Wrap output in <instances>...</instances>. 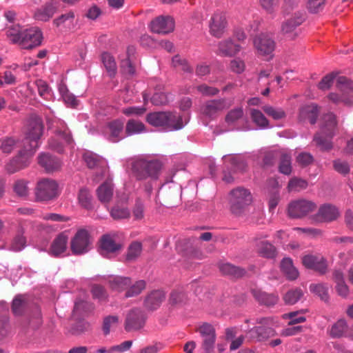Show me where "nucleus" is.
<instances>
[{
    "mask_svg": "<svg viewBox=\"0 0 353 353\" xmlns=\"http://www.w3.org/2000/svg\"><path fill=\"white\" fill-rule=\"evenodd\" d=\"M307 10L312 13L321 11L325 6V0H305Z\"/></svg>",
    "mask_w": 353,
    "mask_h": 353,
    "instance_id": "59",
    "label": "nucleus"
},
{
    "mask_svg": "<svg viewBox=\"0 0 353 353\" xmlns=\"http://www.w3.org/2000/svg\"><path fill=\"white\" fill-rule=\"evenodd\" d=\"M169 302L172 305L181 306L188 302V296L182 290H174L170 293Z\"/></svg>",
    "mask_w": 353,
    "mask_h": 353,
    "instance_id": "43",
    "label": "nucleus"
},
{
    "mask_svg": "<svg viewBox=\"0 0 353 353\" xmlns=\"http://www.w3.org/2000/svg\"><path fill=\"white\" fill-rule=\"evenodd\" d=\"M38 163L48 172L57 171L61 167V162L58 158L47 153L39 154Z\"/></svg>",
    "mask_w": 353,
    "mask_h": 353,
    "instance_id": "19",
    "label": "nucleus"
},
{
    "mask_svg": "<svg viewBox=\"0 0 353 353\" xmlns=\"http://www.w3.org/2000/svg\"><path fill=\"white\" fill-rule=\"evenodd\" d=\"M333 165L334 170L341 174L345 175L350 172L349 164L345 161L341 159L335 160L333 162Z\"/></svg>",
    "mask_w": 353,
    "mask_h": 353,
    "instance_id": "64",
    "label": "nucleus"
},
{
    "mask_svg": "<svg viewBox=\"0 0 353 353\" xmlns=\"http://www.w3.org/2000/svg\"><path fill=\"white\" fill-rule=\"evenodd\" d=\"M97 196L102 203H108L112 199L114 185L111 180L103 182L97 189Z\"/></svg>",
    "mask_w": 353,
    "mask_h": 353,
    "instance_id": "24",
    "label": "nucleus"
},
{
    "mask_svg": "<svg viewBox=\"0 0 353 353\" xmlns=\"http://www.w3.org/2000/svg\"><path fill=\"white\" fill-rule=\"evenodd\" d=\"M111 216L115 220L128 219L130 217V210L119 205H115L110 211Z\"/></svg>",
    "mask_w": 353,
    "mask_h": 353,
    "instance_id": "49",
    "label": "nucleus"
},
{
    "mask_svg": "<svg viewBox=\"0 0 353 353\" xmlns=\"http://www.w3.org/2000/svg\"><path fill=\"white\" fill-rule=\"evenodd\" d=\"M347 324L345 319L338 320L331 327L330 334L332 338H340L347 331Z\"/></svg>",
    "mask_w": 353,
    "mask_h": 353,
    "instance_id": "41",
    "label": "nucleus"
},
{
    "mask_svg": "<svg viewBox=\"0 0 353 353\" xmlns=\"http://www.w3.org/2000/svg\"><path fill=\"white\" fill-rule=\"evenodd\" d=\"M203 341L201 349L204 353H212L214 350L216 341V332L214 327L208 323H203L198 329Z\"/></svg>",
    "mask_w": 353,
    "mask_h": 353,
    "instance_id": "15",
    "label": "nucleus"
},
{
    "mask_svg": "<svg viewBox=\"0 0 353 353\" xmlns=\"http://www.w3.org/2000/svg\"><path fill=\"white\" fill-rule=\"evenodd\" d=\"M36 151L37 150L23 144V149L6 165L7 172L12 174L28 167Z\"/></svg>",
    "mask_w": 353,
    "mask_h": 353,
    "instance_id": "9",
    "label": "nucleus"
},
{
    "mask_svg": "<svg viewBox=\"0 0 353 353\" xmlns=\"http://www.w3.org/2000/svg\"><path fill=\"white\" fill-rule=\"evenodd\" d=\"M108 283L112 290L119 292L124 290L126 292L131 285V279L128 276H111L109 278Z\"/></svg>",
    "mask_w": 353,
    "mask_h": 353,
    "instance_id": "31",
    "label": "nucleus"
},
{
    "mask_svg": "<svg viewBox=\"0 0 353 353\" xmlns=\"http://www.w3.org/2000/svg\"><path fill=\"white\" fill-rule=\"evenodd\" d=\"M142 245L140 242H133L128 248L126 259L133 261L137 259L141 253Z\"/></svg>",
    "mask_w": 353,
    "mask_h": 353,
    "instance_id": "58",
    "label": "nucleus"
},
{
    "mask_svg": "<svg viewBox=\"0 0 353 353\" xmlns=\"http://www.w3.org/2000/svg\"><path fill=\"white\" fill-rule=\"evenodd\" d=\"M310 290L312 292L317 295L324 301H327L328 295V288L323 284H312L310 286Z\"/></svg>",
    "mask_w": 353,
    "mask_h": 353,
    "instance_id": "51",
    "label": "nucleus"
},
{
    "mask_svg": "<svg viewBox=\"0 0 353 353\" xmlns=\"http://www.w3.org/2000/svg\"><path fill=\"white\" fill-rule=\"evenodd\" d=\"M28 305V301L23 295L17 296L12 301V310L17 316L21 315Z\"/></svg>",
    "mask_w": 353,
    "mask_h": 353,
    "instance_id": "39",
    "label": "nucleus"
},
{
    "mask_svg": "<svg viewBox=\"0 0 353 353\" xmlns=\"http://www.w3.org/2000/svg\"><path fill=\"white\" fill-rule=\"evenodd\" d=\"M150 29L157 34H168L174 29V20L170 16H159L151 21Z\"/></svg>",
    "mask_w": 353,
    "mask_h": 353,
    "instance_id": "16",
    "label": "nucleus"
},
{
    "mask_svg": "<svg viewBox=\"0 0 353 353\" xmlns=\"http://www.w3.org/2000/svg\"><path fill=\"white\" fill-rule=\"evenodd\" d=\"M257 250L262 256L272 259L276 256L275 247L268 241H262L257 244Z\"/></svg>",
    "mask_w": 353,
    "mask_h": 353,
    "instance_id": "40",
    "label": "nucleus"
},
{
    "mask_svg": "<svg viewBox=\"0 0 353 353\" xmlns=\"http://www.w3.org/2000/svg\"><path fill=\"white\" fill-rule=\"evenodd\" d=\"M253 42L258 54L261 56H269L274 50L275 42L268 34H259L254 38Z\"/></svg>",
    "mask_w": 353,
    "mask_h": 353,
    "instance_id": "17",
    "label": "nucleus"
},
{
    "mask_svg": "<svg viewBox=\"0 0 353 353\" xmlns=\"http://www.w3.org/2000/svg\"><path fill=\"white\" fill-rule=\"evenodd\" d=\"M339 216L337 209L331 205L321 206L318 212L317 216L321 221H332Z\"/></svg>",
    "mask_w": 353,
    "mask_h": 353,
    "instance_id": "34",
    "label": "nucleus"
},
{
    "mask_svg": "<svg viewBox=\"0 0 353 353\" xmlns=\"http://www.w3.org/2000/svg\"><path fill=\"white\" fill-rule=\"evenodd\" d=\"M264 112L274 120H280L286 117L285 112L281 108H276L271 105H264L262 108Z\"/></svg>",
    "mask_w": 353,
    "mask_h": 353,
    "instance_id": "47",
    "label": "nucleus"
},
{
    "mask_svg": "<svg viewBox=\"0 0 353 353\" xmlns=\"http://www.w3.org/2000/svg\"><path fill=\"white\" fill-rule=\"evenodd\" d=\"M318 114L317 105L314 104L304 105L299 110V120L302 122L309 121L311 124H314L316 122Z\"/></svg>",
    "mask_w": 353,
    "mask_h": 353,
    "instance_id": "22",
    "label": "nucleus"
},
{
    "mask_svg": "<svg viewBox=\"0 0 353 353\" xmlns=\"http://www.w3.org/2000/svg\"><path fill=\"white\" fill-rule=\"evenodd\" d=\"M226 24L225 17L223 13H214L210 23V33L216 37H221L225 31Z\"/></svg>",
    "mask_w": 353,
    "mask_h": 353,
    "instance_id": "20",
    "label": "nucleus"
},
{
    "mask_svg": "<svg viewBox=\"0 0 353 353\" xmlns=\"http://www.w3.org/2000/svg\"><path fill=\"white\" fill-rule=\"evenodd\" d=\"M78 199L79 203L84 208L88 210L92 208V196L86 188H82L79 190Z\"/></svg>",
    "mask_w": 353,
    "mask_h": 353,
    "instance_id": "54",
    "label": "nucleus"
},
{
    "mask_svg": "<svg viewBox=\"0 0 353 353\" xmlns=\"http://www.w3.org/2000/svg\"><path fill=\"white\" fill-rule=\"evenodd\" d=\"M54 134L56 137H52L48 140V148L57 152L63 151V144H70L72 142V138L65 123L61 120L55 121Z\"/></svg>",
    "mask_w": 353,
    "mask_h": 353,
    "instance_id": "7",
    "label": "nucleus"
},
{
    "mask_svg": "<svg viewBox=\"0 0 353 353\" xmlns=\"http://www.w3.org/2000/svg\"><path fill=\"white\" fill-rule=\"evenodd\" d=\"M336 87L342 92L353 90V82L345 77H339L336 80Z\"/></svg>",
    "mask_w": 353,
    "mask_h": 353,
    "instance_id": "63",
    "label": "nucleus"
},
{
    "mask_svg": "<svg viewBox=\"0 0 353 353\" xmlns=\"http://www.w3.org/2000/svg\"><path fill=\"white\" fill-rule=\"evenodd\" d=\"M92 245V239L85 229L77 230L70 241V249L75 255H81L88 252Z\"/></svg>",
    "mask_w": 353,
    "mask_h": 353,
    "instance_id": "10",
    "label": "nucleus"
},
{
    "mask_svg": "<svg viewBox=\"0 0 353 353\" xmlns=\"http://www.w3.org/2000/svg\"><path fill=\"white\" fill-rule=\"evenodd\" d=\"M83 159L89 168H99L102 174L108 170L105 160L97 154L87 152L83 154Z\"/></svg>",
    "mask_w": 353,
    "mask_h": 353,
    "instance_id": "21",
    "label": "nucleus"
},
{
    "mask_svg": "<svg viewBox=\"0 0 353 353\" xmlns=\"http://www.w3.org/2000/svg\"><path fill=\"white\" fill-rule=\"evenodd\" d=\"M102 63L109 75L114 77L117 71V66L114 58L108 52H104L101 55Z\"/></svg>",
    "mask_w": 353,
    "mask_h": 353,
    "instance_id": "38",
    "label": "nucleus"
},
{
    "mask_svg": "<svg viewBox=\"0 0 353 353\" xmlns=\"http://www.w3.org/2000/svg\"><path fill=\"white\" fill-rule=\"evenodd\" d=\"M243 116V110L241 107L236 108L228 112L225 117V122L230 125L234 123Z\"/></svg>",
    "mask_w": 353,
    "mask_h": 353,
    "instance_id": "57",
    "label": "nucleus"
},
{
    "mask_svg": "<svg viewBox=\"0 0 353 353\" xmlns=\"http://www.w3.org/2000/svg\"><path fill=\"white\" fill-rule=\"evenodd\" d=\"M92 296L99 301H105L108 298L107 292L105 288L100 285H94L91 290Z\"/></svg>",
    "mask_w": 353,
    "mask_h": 353,
    "instance_id": "62",
    "label": "nucleus"
},
{
    "mask_svg": "<svg viewBox=\"0 0 353 353\" xmlns=\"http://www.w3.org/2000/svg\"><path fill=\"white\" fill-rule=\"evenodd\" d=\"M172 63L174 68L181 70L185 72H192L193 70L190 65L188 61L183 57L177 54L175 55L172 60Z\"/></svg>",
    "mask_w": 353,
    "mask_h": 353,
    "instance_id": "45",
    "label": "nucleus"
},
{
    "mask_svg": "<svg viewBox=\"0 0 353 353\" xmlns=\"http://www.w3.org/2000/svg\"><path fill=\"white\" fill-rule=\"evenodd\" d=\"M232 105V101L226 99L208 101L202 107L201 112L205 116L214 119L224 110Z\"/></svg>",
    "mask_w": 353,
    "mask_h": 353,
    "instance_id": "13",
    "label": "nucleus"
},
{
    "mask_svg": "<svg viewBox=\"0 0 353 353\" xmlns=\"http://www.w3.org/2000/svg\"><path fill=\"white\" fill-rule=\"evenodd\" d=\"M16 141L11 137H6L0 140V148L4 153H10L16 146Z\"/></svg>",
    "mask_w": 353,
    "mask_h": 353,
    "instance_id": "61",
    "label": "nucleus"
},
{
    "mask_svg": "<svg viewBox=\"0 0 353 353\" xmlns=\"http://www.w3.org/2000/svg\"><path fill=\"white\" fill-rule=\"evenodd\" d=\"M146 120L153 126L169 131L179 130L184 126L182 117L173 112H152L147 115Z\"/></svg>",
    "mask_w": 353,
    "mask_h": 353,
    "instance_id": "3",
    "label": "nucleus"
},
{
    "mask_svg": "<svg viewBox=\"0 0 353 353\" xmlns=\"http://www.w3.org/2000/svg\"><path fill=\"white\" fill-rule=\"evenodd\" d=\"M223 159L225 161L229 160L231 163V166L234 172L237 171H243L245 169V163L241 159L240 157L238 156H224Z\"/></svg>",
    "mask_w": 353,
    "mask_h": 353,
    "instance_id": "56",
    "label": "nucleus"
},
{
    "mask_svg": "<svg viewBox=\"0 0 353 353\" xmlns=\"http://www.w3.org/2000/svg\"><path fill=\"white\" fill-rule=\"evenodd\" d=\"M250 116L252 121L261 128H266L269 125V121L264 114L259 110L252 109Z\"/></svg>",
    "mask_w": 353,
    "mask_h": 353,
    "instance_id": "48",
    "label": "nucleus"
},
{
    "mask_svg": "<svg viewBox=\"0 0 353 353\" xmlns=\"http://www.w3.org/2000/svg\"><path fill=\"white\" fill-rule=\"evenodd\" d=\"M162 164L159 160H146L138 159L132 163V171L139 180L151 178L157 179L161 172Z\"/></svg>",
    "mask_w": 353,
    "mask_h": 353,
    "instance_id": "4",
    "label": "nucleus"
},
{
    "mask_svg": "<svg viewBox=\"0 0 353 353\" xmlns=\"http://www.w3.org/2000/svg\"><path fill=\"white\" fill-rule=\"evenodd\" d=\"M305 20V14L303 12H297L290 19L283 21L281 24V32L290 40L295 39L299 34L297 28Z\"/></svg>",
    "mask_w": 353,
    "mask_h": 353,
    "instance_id": "12",
    "label": "nucleus"
},
{
    "mask_svg": "<svg viewBox=\"0 0 353 353\" xmlns=\"http://www.w3.org/2000/svg\"><path fill=\"white\" fill-rule=\"evenodd\" d=\"M101 254L103 256L116 253L121 248L120 243H116L110 235H103L100 241Z\"/></svg>",
    "mask_w": 353,
    "mask_h": 353,
    "instance_id": "23",
    "label": "nucleus"
},
{
    "mask_svg": "<svg viewBox=\"0 0 353 353\" xmlns=\"http://www.w3.org/2000/svg\"><path fill=\"white\" fill-rule=\"evenodd\" d=\"M56 11L57 8L52 3H46L36 10L34 13V18L37 21H48L53 17Z\"/></svg>",
    "mask_w": 353,
    "mask_h": 353,
    "instance_id": "30",
    "label": "nucleus"
},
{
    "mask_svg": "<svg viewBox=\"0 0 353 353\" xmlns=\"http://www.w3.org/2000/svg\"><path fill=\"white\" fill-rule=\"evenodd\" d=\"M146 288V282L144 280H139L134 283L131 282V285L128 287V290L125 293V297H134L140 294Z\"/></svg>",
    "mask_w": 353,
    "mask_h": 353,
    "instance_id": "42",
    "label": "nucleus"
},
{
    "mask_svg": "<svg viewBox=\"0 0 353 353\" xmlns=\"http://www.w3.org/2000/svg\"><path fill=\"white\" fill-rule=\"evenodd\" d=\"M77 21L74 12L70 10L54 19L53 23L57 27L63 26L67 29L72 30L74 28Z\"/></svg>",
    "mask_w": 353,
    "mask_h": 353,
    "instance_id": "27",
    "label": "nucleus"
},
{
    "mask_svg": "<svg viewBox=\"0 0 353 353\" xmlns=\"http://www.w3.org/2000/svg\"><path fill=\"white\" fill-rule=\"evenodd\" d=\"M302 263L305 267L312 269L321 274H325L327 270V264L325 258L319 254L305 255L302 259Z\"/></svg>",
    "mask_w": 353,
    "mask_h": 353,
    "instance_id": "18",
    "label": "nucleus"
},
{
    "mask_svg": "<svg viewBox=\"0 0 353 353\" xmlns=\"http://www.w3.org/2000/svg\"><path fill=\"white\" fill-rule=\"evenodd\" d=\"M282 272L289 280H295L299 276V272L294 266L290 258H284L281 263Z\"/></svg>",
    "mask_w": 353,
    "mask_h": 353,
    "instance_id": "36",
    "label": "nucleus"
},
{
    "mask_svg": "<svg viewBox=\"0 0 353 353\" xmlns=\"http://www.w3.org/2000/svg\"><path fill=\"white\" fill-rule=\"evenodd\" d=\"M219 270L222 274L234 278L242 277L246 272L244 269L229 263H221L219 265Z\"/></svg>",
    "mask_w": 353,
    "mask_h": 353,
    "instance_id": "35",
    "label": "nucleus"
},
{
    "mask_svg": "<svg viewBox=\"0 0 353 353\" xmlns=\"http://www.w3.org/2000/svg\"><path fill=\"white\" fill-rule=\"evenodd\" d=\"M110 131V139L112 142H117L119 140V135L123 128V123L119 120L113 121L108 124Z\"/></svg>",
    "mask_w": 353,
    "mask_h": 353,
    "instance_id": "44",
    "label": "nucleus"
},
{
    "mask_svg": "<svg viewBox=\"0 0 353 353\" xmlns=\"http://www.w3.org/2000/svg\"><path fill=\"white\" fill-rule=\"evenodd\" d=\"M279 169L282 174L289 175L291 173V157L289 154L285 153L281 154Z\"/></svg>",
    "mask_w": 353,
    "mask_h": 353,
    "instance_id": "55",
    "label": "nucleus"
},
{
    "mask_svg": "<svg viewBox=\"0 0 353 353\" xmlns=\"http://www.w3.org/2000/svg\"><path fill=\"white\" fill-rule=\"evenodd\" d=\"M34 194L39 201L53 200L59 194V184L54 179L43 178L37 181Z\"/></svg>",
    "mask_w": 353,
    "mask_h": 353,
    "instance_id": "6",
    "label": "nucleus"
},
{
    "mask_svg": "<svg viewBox=\"0 0 353 353\" xmlns=\"http://www.w3.org/2000/svg\"><path fill=\"white\" fill-rule=\"evenodd\" d=\"M303 310H299L295 312H291L283 314V319H289L288 325H294L297 323H303L306 321V319L303 316H299V314H303Z\"/></svg>",
    "mask_w": 353,
    "mask_h": 353,
    "instance_id": "53",
    "label": "nucleus"
},
{
    "mask_svg": "<svg viewBox=\"0 0 353 353\" xmlns=\"http://www.w3.org/2000/svg\"><path fill=\"white\" fill-rule=\"evenodd\" d=\"M145 319L146 316L141 309L133 308L126 314L125 330L127 332L138 330L144 326Z\"/></svg>",
    "mask_w": 353,
    "mask_h": 353,
    "instance_id": "14",
    "label": "nucleus"
},
{
    "mask_svg": "<svg viewBox=\"0 0 353 353\" xmlns=\"http://www.w3.org/2000/svg\"><path fill=\"white\" fill-rule=\"evenodd\" d=\"M6 35L12 43H17L24 49H32L41 46L43 40L41 30L37 26L23 28L19 25L8 27Z\"/></svg>",
    "mask_w": 353,
    "mask_h": 353,
    "instance_id": "1",
    "label": "nucleus"
},
{
    "mask_svg": "<svg viewBox=\"0 0 353 353\" xmlns=\"http://www.w3.org/2000/svg\"><path fill=\"white\" fill-rule=\"evenodd\" d=\"M252 295L255 299L261 305L272 306L278 301V297L274 294H268L260 290H252Z\"/></svg>",
    "mask_w": 353,
    "mask_h": 353,
    "instance_id": "33",
    "label": "nucleus"
},
{
    "mask_svg": "<svg viewBox=\"0 0 353 353\" xmlns=\"http://www.w3.org/2000/svg\"><path fill=\"white\" fill-rule=\"evenodd\" d=\"M28 182L24 180L17 181L13 186L14 192L21 197L26 196L29 193Z\"/></svg>",
    "mask_w": 353,
    "mask_h": 353,
    "instance_id": "60",
    "label": "nucleus"
},
{
    "mask_svg": "<svg viewBox=\"0 0 353 353\" xmlns=\"http://www.w3.org/2000/svg\"><path fill=\"white\" fill-rule=\"evenodd\" d=\"M337 128L336 117L332 112L323 116L320 132L314 137L317 146L322 150H329L332 148L330 140L335 135Z\"/></svg>",
    "mask_w": 353,
    "mask_h": 353,
    "instance_id": "2",
    "label": "nucleus"
},
{
    "mask_svg": "<svg viewBox=\"0 0 353 353\" xmlns=\"http://www.w3.org/2000/svg\"><path fill=\"white\" fill-rule=\"evenodd\" d=\"M249 336L259 341H265L275 335V331L268 326H257L249 330Z\"/></svg>",
    "mask_w": 353,
    "mask_h": 353,
    "instance_id": "26",
    "label": "nucleus"
},
{
    "mask_svg": "<svg viewBox=\"0 0 353 353\" xmlns=\"http://www.w3.org/2000/svg\"><path fill=\"white\" fill-rule=\"evenodd\" d=\"M26 228L23 224L20 222L18 224L16 234L13 237L10 249L14 252H19L23 250L26 245V237L24 236Z\"/></svg>",
    "mask_w": 353,
    "mask_h": 353,
    "instance_id": "25",
    "label": "nucleus"
},
{
    "mask_svg": "<svg viewBox=\"0 0 353 353\" xmlns=\"http://www.w3.org/2000/svg\"><path fill=\"white\" fill-rule=\"evenodd\" d=\"M239 45L234 44L230 39L219 43V54L223 56H233L240 51Z\"/></svg>",
    "mask_w": 353,
    "mask_h": 353,
    "instance_id": "32",
    "label": "nucleus"
},
{
    "mask_svg": "<svg viewBox=\"0 0 353 353\" xmlns=\"http://www.w3.org/2000/svg\"><path fill=\"white\" fill-rule=\"evenodd\" d=\"M137 61L136 59H123L120 63L121 72L127 77H132L136 74Z\"/></svg>",
    "mask_w": 353,
    "mask_h": 353,
    "instance_id": "37",
    "label": "nucleus"
},
{
    "mask_svg": "<svg viewBox=\"0 0 353 353\" xmlns=\"http://www.w3.org/2000/svg\"><path fill=\"white\" fill-rule=\"evenodd\" d=\"M165 299V293L161 290L150 292L145 299V306L151 310L157 309Z\"/></svg>",
    "mask_w": 353,
    "mask_h": 353,
    "instance_id": "28",
    "label": "nucleus"
},
{
    "mask_svg": "<svg viewBox=\"0 0 353 353\" xmlns=\"http://www.w3.org/2000/svg\"><path fill=\"white\" fill-rule=\"evenodd\" d=\"M303 292L299 288L292 289L288 291L283 296V300L286 304L294 305L303 296Z\"/></svg>",
    "mask_w": 353,
    "mask_h": 353,
    "instance_id": "46",
    "label": "nucleus"
},
{
    "mask_svg": "<svg viewBox=\"0 0 353 353\" xmlns=\"http://www.w3.org/2000/svg\"><path fill=\"white\" fill-rule=\"evenodd\" d=\"M68 236L63 233L59 234L52 241L50 253L53 256H59L63 254L67 248Z\"/></svg>",
    "mask_w": 353,
    "mask_h": 353,
    "instance_id": "29",
    "label": "nucleus"
},
{
    "mask_svg": "<svg viewBox=\"0 0 353 353\" xmlns=\"http://www.w3.org/2000/svg\"><path fill=\"white\" fill-rule=\"evenodd\" d=\"M316 205L308 200L300 199L290 202L288 208V214L292 219H302L314 212Z\"/></svg>",
    "mask_w": 353,
    "mask_h": 353,
    "instance_id": "11",
    "label": "nucleus"
},
{
    "mask_svg": "<svg viewBox=\"0 0 353 353\" xmlns=\"http://www.w3.org/2000/svg\"><path fill=\"white\" fill-rule=\"evenodd\" d=\"M307 187V182L306 181L294 177L288 182L287 188L288 192H300L306 189Z\"/></svg>",
    "mask_w": 353,
    "mask_h": 353,
    "instance_id": "50",
    "label": "nucleus"
},
{
    "mask_svg": "<svg viewBox=\"0 0 353 353\" xmlns=\"http://www.w3.org/2000/svg\"><path fill=\"white\" fill-rule=\"evenodd\" d=\"M43 124L42 119L38 116H32L28 121L23 144L37 150L39 147V141L43 134Z\"/></svg>",
    "mask_w": 353,
    "mask_h": 353,
    "instance_id": "8",
    "label": "nucleus"
},
{
    "mask_svg": "<svg viewBox=\"0 0 353 353\" xmlns=\"http://www.w3.org/2000/svg\"><path fill=\"white\" fill-rule=\"evenodd\" d=\"M144 124L139 121L130 119L128 121L125 132L128 135L140 133L144 130Z\"/></svg>",
    "mask_w": 353,
    "mask_h": 353,
    "instance_id": "52",
    "label": "nucleus"
},
{
    "mask_svg": "<svg viewBox=\"0 0 353 353\" xmlns=\"http://www.w3.org/2000/svg\"><path fill=\"white\" fill-rule=\"evenodd\" d=\"M230 209L236 215L241 214L245 208L252 201V195L250 191L243 187H237L230 193Z\"/></svg>",
    "mask_w": 353,
    "mask_h": 353,
    "instance_id": "5",
    "label": "nucleus"
}]
</instances>
